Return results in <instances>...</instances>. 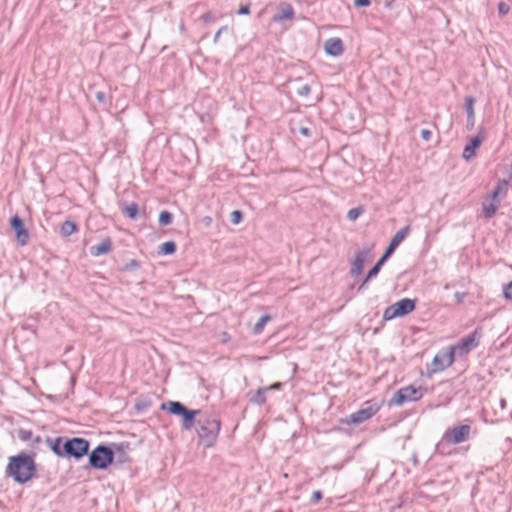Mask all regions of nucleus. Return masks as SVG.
I'll use <instances>...</instances> for the list:
<instances>
[{
	"label": "nucleus",
	"instance_id": "7",
	"mask_svg": "<svg viewBox=\"0 0 512 512\" xmlns=\"http://www.w3.org/2000/svg\"><path fill=\"white\" fill-rule=\"evenodd\" d=\"M415 306V300L403 298L385 309L383 319L388 321L396 317L405 316L411 313L415 309Z\"/></svg>",
	"mask_w": 512,
	"mask_h": 512
},
{
	"label": "nucleus",
	"instance_id": "24",
	"mask_svg": "<svg viewBox=\"0 0 512 512\" xmlns=\"http://www.w3.org/2000/svg\"><path fill=\"white\" fill-rule=\"evenodd\" d=\"M76 229H77V226H76L75 222L70 221V220H66V221H64L62 223V225L60 227V233H61L62 236L68 237L73 232H75Z\"/></svg>",
	"mask_w": 512,
	"mask_h": 512
},
{
	"label": "nucleus",
	"instance_id": "26",
	"mask_svg": "<svg viewBox=\"0 0 512 512\" xmlns=\"http://www.w3.org/2000/svg\"><path fill=\"white\" fill-rule=\"evenodd\" d=\"M270 319H271V317H270V315H268V314L261 316V317L258 319V321L255 323L254 327H253V333H254V334H256V335H257V334H260V333L263 331V329H264V327H265L266 323H267Z\"/></svg>",
	"mask_w": 512,
	"mask_h": 512
},
{
	"label": "nucleus",
	"instance_id": "41",
	"mask_svg": "<svg viewBox=\"0 0 512 512\" xmlns=\"http://www.w3.org/2000/svg\"><path fill=\"white\" fill-rule=\"evenodd\" d=\"M311 91V88L309 85H303L299 91H298V94L301 95V96H307Z\"/></svg>",
	"mask_w": 512,
	"mask_h": 512
},
{
	"label": "nucleus",
	"instance_id": "9",
	"mask_svg": "<svg viewBox=\"0 0 512 512\" xmlns=\"http://www.w3.org/2000/svg\"><path fill=\"white\" fill-rule=\"evenodd\" d=\"M471 432L470 425H460L447 430L443 435V440L451 445L463 443L469 439Z\"/></svg>",
	"mask_w": 512,
	"mask_h": 512
},
{
	"label": "nucleus",
	"instance_id": "33",
	"mask_svg": "<svg viewBox=\"0 0 512 512\" xmlns=\"http://www.w3.org/2000/svg\"><path fill=\"white\" fill-rule=\"evenodd\" d=\"M503 296L507 300H512V280L503 286Z\"/></svg>",
	"mask_w": 512,
	"mask_h": 512
},
{
	"label": "nucleus",
	"instance_id": "10",
	"mask_svg": "<svg viewBox=\"0 0 512 512\" xmlns=\"http://www.w3.org/2000/svg\"><path fill=\"white\" fill-rule=\"evenodd\" d=\"M453 355L454 352L452 349L450 351H443L437 353L432 360L431 372H440L443 371L445 368L451 366L454 361Z\"/></svg>",
	"mask_w": 512,
	"mask_h": 512
},
{
	"label": "nucleus",
	"instance_id": "17",
	"mask_svg": "<svg viewBox=\"0 0 512 512\" xmlns=\"http://www.w3.org/2000/svg\"><path fill=\"white\" fill-rule=\"evenodd\" d=\"M374 414L375 410L372 407L360 409L349 416V422L354 425H358L371 418Z\"/></svg>",
	"mask_w": 512,
	"mask_h": 512
},
{
	"label": "nucleus",
	"instance_id": "12",
	"mask_svg": "<svg viewBox=\"0 0 512 512\" xmlns=\"http://www.w3.org/2000/svg\"><path fill=\"white\" fill-rule=\"evenodd\" d=\"M325 52L333 57L340 56L343 53V42L338 37H332L325 41L324 43Z\"/></svg>",
	"mask_w": 512,
	"mask_h": 512
},
{
	"label": "nucleus",
	"instance_id": "29",
	"mask_svg": "<svg viewBox=\"0 0 512 512\" xmlns=\"http://www.w3.org/2000/svg\"><path fill=\"white\" fill-rule=\"evenodd\" d=\"M364 212V209L363 207L361 206H358V207H355V208H352L348 211L347 213V218L350 220V221H355L362 213Z\"/></svg>",
	"mask_w": 512,
	"mask_h": 512
},
{
	"label": "nucleus",
	"instance_id": "44",
	"mask_svg": "<svg viewBox=\"0 0 512 512\" xmlns=\"http://www.w3.org/2000/svg\"><path fill=\"white\" fill-rule=\"evenodd\" d=\"M249 13H250L249 5H243L238 10L239 15H248Z\"/></svg>",
	"mask_w": 512,
	"mask_h": 512
},
{
	"label": "nucleus",
	"instance_id": "6",
	"mask_svg": "<svg viewBox=\"0 0 512 512\" xmlns=\"http://www.w3.org/2000/svg\"><path fill=\"white\" fill-rule=\"evenodd\" d=\"M423 396V391L421 387H414L413 385H408L406 387H402L398 389L391 400L389 401V405L401 406L406 402L417 401L421 399Z\"/></svg>",
	"mask_w": 512,
	"mask_h": 512
},
{
	"label": "nucleus",
	"instance_id": "22",
	"mask_svg": "<svg viewBox=\"0 0 512 512\" xmlns=\"http://www.w3.org/2000/svg\"><path fill=\"white\" fill-rule=\"evenodd\" d=\"M508 184L507 180H500L494 190L488 195L487 200L497 201L499 195L507 191Z\"/></svg>",
	"mask_w": 512,
	"mask_h": 512
},
{
	"label": "nucleus",
	"instance_id": "14",
	"mask_svg": "<svg viewBox=\"0 0 512 512\" xmlns=\"http://www.w3.org/2000/svg\"><path fill=\"white\" fill-rule=\"evenodd\" d=\"M368 252V250L360 251L355 255V258L352 262V267L350 269L351 276L357 277L362 273Z\"/></svg>",
	"mask_w": 512,
	"mask_h": 512
},
{
	"label": "nucleus",
	"instance_id": "21",
	"mask_svg": "<svg viewBox=\"0 0 512 512\" xmlns=\"http://www.w3.org/2000/svg\"><path fill=\"white\" fill-rule=\"evenodd\" d=\"M162 410H167L172 415L181 416V414L186 409V406L178 401H168L167 403H163L161 405Z\"/></svg>",
	"mask_w": 512,
	"mask_h": 512
},
{
	"label": "nucleus",
	"instance_id": "19",
	"mask_svg": "<svg viewBox=\"0 0 512 512\" xmlns=\"http://www.w3.org/2000/svg\"><path fill=\"white\" fill-rule=\"evenodd\" d=\"M202 413L199 410H190L186 407L184 412L181 414L182 417V427L185 430H190L195 425V417L196 415H201Z\"/></svg>",
	"mask_w": 512,
	"mask_h": 512
},
{
	"label": "nucleus",
	"instance_id": "40",
	"mask_svg": "<svg viewBox=\"0 0 512 512\" xmlns=\"http://www.w3.org/2000/svg\"><path fill=\"white\" fill-rule=\"evenodd\" d=\"M371 4V0H354L356 7H367Z\"/></svg>",
	"mask_w": 512,
	"mask_h": 512
},
{
	"label": "nucleus",
	"instance_id": "8",
	"mask_svg": "<svg viewBox=\"0 0 512 512\" xmlns=\"http://www.w3.org/2000/svg\"><path fill=\"white\" fill-rule=\"evenodd\" d=\"M481 337L482 329L478 327L468 336L460 339L458 343L451 349L454 353L465 355L478 346Z\"/></svg>",
	"mask_w": 512,
	"mask_h": 512
},
{
	"label": "nucleus",
	"instance_id": "5",
	"mask_svg": "<svg viewBox=\"0 0 512 512\" xmlns=\"http://www.w3.org/2000/svg\"><path fill=\"white\" fill-rule=\"evenodd\" d=\"M90 442L81 437L65 438L64 441V458H73L80 460L88 454Z\"/></svg>",
	"mask_w": 512,
	"mask_h": 512
},
{
	"label": "nucleus",
	"instance_id": "43",
	"mask_svg": "<svg viewBox=\"0 0 512 512\" xmlns=\"http://www.w3.org/2000/svg\"><path fill=\"white\" fill-rule=\"evenodd\" d=\"M475 125V116H467V124L466 127L468 130H472Z\"/></svg>",
	"mask_w": 512,
	"mask_h": 512
},
{
	"label": "nucleus",
	"instance_id": "47",
	"mask_svg": "<svg viewBox=\"0 0 512 512\" xmlns=\"http://www.w3.org/2000/svg\"><path fill=\"white\" fill-rule=\"evenodd\" d=\"M202 221H203V223H204L206 226H209V225L211 224V222H212V219H211V217L206 216V217H204V218H203V220H202Z\"/></svg>",
	"mask_w": 512,
	"mask_h": 512
},
{
	"label": "nucleus",
	"instance_id": "16",
	"mask_svg": "<svg viewBox=\"0 0 512 512\" xmlns=\"http://www.w3.org/2000/svg\"><path fill=\"white\" fill-rule=\"evenodd\" d=\"M64 441H65V438L61 437V436L56 437V438L47 437L45 439V442H46L47 446L50 448V450L57 457H60V458H64V451H63Z\"/></svg>",
	"mask_w": 512,
	"mask_h": 512
},
{
	"label": "nucleus",
	"instance_id": "42",
	"mask_svg": "<svg viewBox=\"0 0 512 512\" xmlns=\"http://www.w3.org/2000/svg\"><path fill=\"white\" fill-rule=\"evenodd\" d=\"M281 387H282V383H280V382H275V383H273V384H271V385H269V386H266V387H264V388H265V389H267V393H268V392H269V391H271V390H280V389H281Z\"/></svg>",
	"mask_w": 512,
	"mask_h": 512
},
{
	"label": "nucleus",
	"instance_id": "51",
	"mask_svg": "<svg viewBox=\"0 0 512 512\" xmlns=\"http://www.w3.org/2000/svg\"><path fill=\"white\" fill-rule=\"evenodd\" d=\"M135 265H137V263H136V261H133L132 266H135Z\"/></svg>",
	"mask_w": 512,
	"mask_h": 512
},
{
	"label": "nucleus",
	"instance_id": "25",
	"mask_svg": "<svg viewBox=\"0 0 512 512\" xmlns=\"http://www.w3.org/2000/svg\"><path fill=\"white\" fill-rule=\"evenodd\" d=\"M138 211H139V207H138V204L135 203V202H131L130 204H128L127 206H125L124 208V214L132 219V220H136L137 217H138Z\"/></svg>",
	"mask_w": 512,
	"mask_h": 512
},
{
	"label": "nucleus",
	"instance_id": "48",
	"mask_svg": "<svg viewBox=\"0 0 512 512\" xmlns=\"http://www.w3.org/2000/svg\"><path fill=\"white\" fill-rule=\"evenodd\" d=\"M204 20L205 21L209 20V14L204 15Z\"/></svg>",
	"mask_w": 512,
	"mask_h": 512
},
{
	"label": "nucleus",
	"instance_id": "50",
	"mask_svg": "<svg viewBox=\"0 0 512 512\" xmlns=\"http://www.w3.org/2000/svg\"><path fill=\"white\" fill-rule=\"evenodd\" d=\"M135 265H137V263H136V261H133L132 266H135Z\"/></svg>",
	"mask_w": 512,
	"mask_h": 512
},
{
	"label": "nucleus",
	"instance_id": "35",
	"mask_svg": "<svg viewBox=\"0 0 512 512\" xmlns=\"http://www.w3.org/2000/svg\"><path fill=\"white\" fill-rule=\"evenodd\" d=\"M498 11L501 16H505L509 12V6L504 2H500L498 4Z\"/></svg>",
	"mask_w": 512,
	"mask_h": 512
},
{
	"label": "nucleus",
	"instance_id": "28",
	"mask_svg": "<svg viewBox=\"0 0 512 512\" xmlns=\"http://www.w3.org/2000/svg\"><path fill=\"white\" fill-rule=\"evenodd\" d=\"M159 223L160 225L167 226L170 225L173 221V215L167 210H163L159 214Z\"/></svg>",
	"mask_w": 512,
	"mask_h": 512
},
{
	"label": "nucleus",
	"instance_id": "38",
	"mask_svg": "<svg viewBox=\"0 0 512 512\" xmlns=\"http://www.w3.org/2000/svg\"><path fill=\"white\" fill-rule=\"evenodd\" d=\"M467 296L466 292H456L454 294L455 300L457 304H460L464 301L465 297Z\"/></svg>",
	"mask_w": 512,
	"mask_h": 512
},
{
	"label": "nucleus",
	"instance_id": "15",
	"mask_svg": "<svg viewBox=\"0 0 512 512\" xmlns=\"http://www.w3.org/2000/svg\"><path fill=\"white\" fill-rule=\"evenodd\" d=\"M113 248L112 241L109 237L103 239L99 244L93 245L89 248L92 256L98 257L109 253Z\"/></svg>",
	"mask_w": 512,
	"mask_h": 512
},
{
	"label": "nucleus",
	"instance_id": "31",
	"mask_svg": "<svg viewBox=\"0 0 512 512\" xmlns=\"http://www.w3.org/2000/svg\"><path fill=\"white\" fill-rule=\"evenodd\" d=\"M34 435L32 433V431L30 430H25V429H20L18 431V438L21 440V441H24V442H28L33 439Z\"/></svg>",
	"mask_w": 512,
	"mask_h": 512
},
{
	"label": "nucleus",
	"instance_id": "3",
	"mask_svg": "<svg viewBox=\"0 0 512 512\" xmlns=\"http://www.w3.org/2000/svg\"><path fill=\"white\" fill-rule=\"evenodd\" d=\"M410 230L409 226H405L398 230L393 238L391 239L388 247L386 248L383 255L378 259V261L375 263V265L368 271L366 277L362 281V283L358 287V291H361L364 289L365 285L368 283L369 280L376 277L381 269V267L384 265V263L387 261V259L392 255L394 250L398 247V245L404 240L406 235L408 234Z\"/></svg>",
	"mask_w": 512,
	"mask_h": 512
},
{
	"label": "nucleus",
	"instance_id": "49",
	"mask_svg": "<svg viewBox=\"0 0 512 512\" xmlns=\"http://www.w3.org/2000/svg\"><path fill=\"white\" fill-rule=\"evenodd\" d=\"M504 405H505V401L501 400V406L504 407Z\"/></svg>",
	"mask_w": 512,
	"mask_h": 512
},
{
	"label": "nucleus",
	"instance_id": "23",
	"mask_svg": "<svg viewBox=\"0 0 512 512\" xmlns=\"http://www.w3.org/2000/svg\"><path fill=\"white\" fill-rule=\"evenodd\" d=\"M498 209V201L487 200L483 204V214L486 219H491Z\"/></svg>",
	"mask_w": 512,
	"mask_h": 512
},
{
	"label": "nucleus",
	"instance_id": "36",
	"mask_svg": "<svg viewBox=\"0 0 512 512\" xmlns=\"http://www.w3.org/2000/svg\"><path fill=\"white\" fill-rule=\"evenodd\" d=\"M228 31H229V28H228V26H226V25H225V26H222L221 28H219V30L216 32V34H215V36H214L213 42H214V43H217V42H218V40H219L220 35H221L222 33H224V32H228Z\"/></svg>",
	"mask_w": 512,
	"mask_h": 512
},
{
	"label": "nucleus",
	"instance_id": "30",
	"mask_svg": "<svg viewBox=\"0 0 512 512\" xmlns=\"http://www.w3.org/2000/svg\"><path fill=\"white\" fill-rule=\"evenodd\" d=\"M474 104H475V99L473 97H471V96L466 97L465 108H466L467 116H475Z\"/></svg>",
	"mask_w": 512,
	"mask_h": 512
},
{
	"label": "nucleus",
	"instance_id": "4",
	"mask_svg": "<svg viewBox=\"0 0 512 512\" xmlns=\"http://www.w3.org/2000/svg\"><path fill=\"white\" fill-rule=\"evenodd\" d=\"M89 465L97 470L107 469L114 461L113 450L104 444L98 445L91 452H88Z\"/></svg>",
	"mask_w": 512,
	"mask_h": 512
},
{
	"label": "nucleus",
	"instance_id": "34",
	"mask_svg": "<svg viewBox=\"0 0 512 512\" xmlns=\"http://www.w3.org/2000/svg\"><path fill=\"white\" fill-rule=\"evenodd\" d=\"M42 442H43V440H42L41 436H39V435L34 436L33 439L30 442V447L32 449L39 450L40 449V445L42 444Z\"/></svg>",
	"mask_w": 512,
	"mask_h": 512
},
{
	"label": "nucleus",
	"instance_id": "45",
	"mask_svg": "<svg viewBox=\"0 0 512 512\" xmlns=\"http://www.w3.org/2000/svg\"><path fill=\"white\" fill-rule=\"evenodd\" d=\"M320 499H322L321 491H314L311 498L312 502L317 503Z\"/></svg>",
	"mask_w": 512,
	"mask_h": 512
},
{
	"label": "nucleus",
	"instance_id": "27",
	"mask_svg": "<svg viewBox=\"0 0 512 512\" xmlns=\"http://www.w3.org/2000/svg\"><path fill=\"white\" fill-rule=\"evenodd\" d=\"M176 251V244L173 241L164 242L159 249V253L163 255H171Z\"/></svg>",
	"mask_w": 512,
	"mask_h": 512
},
{
	"label": "nucleus",
	"instance_id": "1",
	"mask_svg": "<svg viewBox=\"0 0 512 512\" xmlns=\"http://www.w3.org/2000/svg\"><path fill=\"white\" fill-rule=\"evenodd\" d=\"M36 471L33 456L22 452L9 458L5 473L15 482L23 484L33 479Z\"/></svg>",
	"mask_w": 512,
	"mask_h": 512
},
{
	"label": "nucleus",
	"instance_id": "13",
	"mask_svg": "<svg viewBox=\"0 0 512 512\" xmlns=\"http://www.w3.org/2000/svg\"><path fill=\"white\" fill-rule=\"evenodd\" d=\"M484 140V135L480 132L478 135L471 138L469 144H467L463 150V158L469 161L476 154V149L480 147Z\"/></svg>",
	"mask_w": 512,
	"mask_h": 512
},
{
	"label": "nucleus",
	"instance_id": "11",
	"mask_svg": "<svg viewBox=\"0 0 512 512\" xmlns=\"http://www.w3.org/2000/svg\"><path fill=\"white\" fill-rule=\"evenodd\" d=\"M10 225L16 234L18 243L22 246L26 245L29 240V233L28 230L24 227L22 219L18 215H15L10 219Z\"/></svg>",
	"mask_w": 512,
	"mask_h": 512
},
{
	"label": "nucleus",
	"instance_id": "2",
	"mask_svg": "<svg viewBox=\"0 0 512 512\" xmlns=\"http://www.w3.org/2000/svg\"><path fill=\"white\" fill-rule=\"evenodd\" d=\"M197 435L205 447H211L220 431V420L213 414H201L197 419Z\"/></svg>",
	"mask_w": 512,
	"mask_h": 512
},
{
	"label": "nucleus",
	"instance_id": "20",
	"mask_svg": "<svg viewBox=\"0 0 512 512\" xmlns=\"http://www.w3.org/2000/svg\"><path fill=\"white\" fill-rule=\"evenodd\" d=\"M267 389L261 387L255 392L250 391L247 393V397L250 403L255 405H263L266 402Z\"/></svg>",
	"mask_w": 512,
	"mask_h": 512
},
{
	"label": "nucleus",
	"instance_id": "37",
	"mask_svg": "<svg viewBox=\"0 0 512 512\" xmlns=\"http://www.w3.org/2000/svg\"><path fill=\"white\" fill-rule=\"evenodd\" d=\"M420 136L423 140L429 141L431 139L432 132L428 129H422L420 132Z\"/></svg>",
	"mask_w": 512,
	"mask_h": 512
},
{
	"label": "nucleus",
	"instance_id": "39",
	"mask_svg": "<svg viewBox=\"0 0 512 512\" xmlns=\"http://www.w3.org/2000/svg\"><path fill=\"white\" fill-rule=\"evenodd\" d=\"M95 97L99 103L104 104L106 102V94L103 91L96 92Z\"/></svg>",
	"mask_w": 512,
	"mask_h": 512
},
{
	"label": "nucleus",
	"instance_id": "46",
	"mask_svg": "<svg viewBox=\"0 0 512 512\" xmlns=\"http://www.w3.org/2000/svg\"><path fill=\"white\" fill-rule=\"evenodd\" d=\"M299 131H300V133H301L302 135H304V136H306V137H308V136H310V135H311V131H310V129H309V128H307V127H301Z\"/></svg>",
	"mask_w": 512,
	"mask_h": 512
},
{
	"label": "nucleus",
	"instance_id": "32",
	"mask_svg": "<svg viewBox=\"0 0 512 512\" xmlns=\"http://www.w3.org/2000/svg\"><path fill=\"white\" fill-rule=\"evenodd\" d=\"M242 218H243V214L241 211L239 210H234L231 214H230V221L233 223V224H239L241 221H242Z\"/></svg>",
	"mask_w": 512,
	"mask_h": 512
},
{
	"label": "nucleus",
	"instance_id": "18",
	"mask_svg": "<svg viewBox=\"0 0 512 512\" xmlns=\"http://www.w3.org/2000/svg\"><path fill=\"white\" fill-rule=\"evenodd\" d=\"M294 9L289 3H282L280 6V13L273 16V21L280 23L285 20H292L294 18Z\"/></svg>",
	"mask_w": 512,
	"mask_h": 512
}]
</instances>
